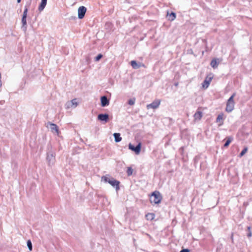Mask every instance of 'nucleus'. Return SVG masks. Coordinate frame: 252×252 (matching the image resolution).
<instances>
[{"mask_svg": "<svg viewBox=\"0 0 252 252\" xmlns=\"http://www.w3.org/2000/svg\"><path fill=\"white\" fill-rule=\"evenodd\" d=\"M46 155V160L48 161V165L52 166L54 164L56 160V153L50 143H48L47 146Z\"/></svg>", "mask_w": 252, "mask_h": 252, "instance_id": "f257e3e1", "label": "nucleus"}, {"mask_svg": "<svg viewBox=\"0 0 252 252\" xmlns=\"http://www.w3.org/2000/svg\"><path fill=\"white\" fill-rule=\"evenodd\" d=\"M101 180L105 183H108L110 184L112 187L115 188L116 190L117 191L120 189V182L113 177H110L109 175L103 176L101 178Z\"/></svg>", "mask_w": 252, "mask_h": 252, "instance_id": "f03ea898", "label": "nucleus"}, {"mask_svg": "<svg viewBox=\"0 0 252 252\" xmlns=\"http://www.w3.org/2000/svg\"><path fill=\"white\" fill-rule=\"evenodd\" d=\"M162 197L158 191L153 192L150 196V200L151 203L158 204L160 203Z\"/></svg>", "mask_w": 252, "mask_h": 252, "instance_id": "7ed1b4c3", "label": "nucleus"}, {"mask_svg": "<svg viewBox=\"0 0 252 252\" xmlns=\"http://www.w3.org/2000/svg\"><path fill=\"white\" fill-rule=\"evenodd\" d=\"M129 149L135 152L137 155L139 154L140 152L141 149V144L139 143L136 146L129 143L128 145Z\"/></svg>", "mask_w": 252, "mask_h": 252, "instance_id": "20e7f679", "label": "nucleus"}, {"mask_svg": "<svg viewBox=\"0 0 252 252\" xmlns=\"http://www.w3.org/2000/svg\"><path fill=\"white\" fill-rule=\"evenodd\" d=\"M213 78V75L212 74L208 75L205 78V80H204L202 84L203 88L207 89L209 85H210V83L212 81Z\"/></svg>", "mask_w": 252, "mask_h": 252, "instance_id": "39448f33", "label": "nucleus"}, {"mask_svg": "<svg viewBox=\"0 0 252 252\" xmlns=\"http://www.w3.org/2000/svg\"><path fill=\"white\" fill-rule=\"evenodd\" d=\"M87 11V8L84 6H80L78 9V17L79 19H81L85 16V13Z\"/></svg>", "mask_w": 252, "mask_h": 252, "instance_id": "423d86ee", "label": "nucleus"}, {"mask_svg": "<svg viewBox=\"0 0 252 252\" xmlns=\"http://www.w3.org/2000/svg\"><path fill=\"white\" fill-rule=\"evenodd\" d=\"M97 119L99 121L101 122H104L105 123H106L109 121V115L105 113H101L98 115L97 116Z\"/></svg>", "mask_w": 252, "mask_h": 252, "instance_id": "0eeeda50", "label": "nucleus"}, {"mask_svg": "<svg viewBox=\"0 0 252 252\" xmlns=\"http://www.w3.org/2000/svg\"><path fill=\"white\" fill-rule=\"evenodd\" d=\"M48 124L50 125L49 128H50L51 131L52 132L55 133L57 135H59L60 131L58 126L56 124L50 122H49Z\"/></svg>", "mask_w": 252, "mask_h": 252, "instance_id": "6e6552de", "label": "nucleus"}, {"mask_svg": "<svg viewBox=\"0 0 252 252\" xmlns=\"http://www.w3.org/2000/svg\"><path fill=\"white\" fill-rule=\"evenodd\" d=\"M160 103V101L159 100H156L154 101L152 103L147 105V109L153 108L156 109L158 107Z\"/></svg>", "mask_w": 252, "mask_h": 252, "instance_id": "1a4fd4ad", "label": "nucleus"}, {"mask_svg": "<svg viewBox=\"0 0 252 252\" xmlns=\"http://www.w3.org/2000/svg\"><path fill=\"white\" fill-rule=\"evenodd\" d=\"M234 102H230L227 101L225 111L228 113L232 112L234 108Z\"/></svg>", "mask_w": 252, "mask_h": 252, "instance_id": "9d476101", "label": "nucleus"}, {"mask_svg": "<svg viewBox=\"0 0 252 252\" xmlns=\"http://www.w3.org/2000/svg\"><path fill=\"white\" fill-rule=\"evenodd\" d=\"M101 105L102 107H105L109 104V100L105 95L102 96L100 98Z\"/></svg>", "mask_w": 252, "mask_h": 252, "instance_id": "9b49d317", "label": "nucleus"}, {"mask_svg": "<svg viewBox=\"0 0 252 252\" xmlns=\"http://www.w3.org/2000/svg\"><path fill=\"white\" fill-rule=\"evenodd\" d=\"M22 29L25 32L27 29V17L22 16Z\"/></svg>", "mask_w": 252, "mask_h": 252, "instance_id": "f8f14e48", "label": "nucleus"}, {"mask_svg": "<svg viewBox=\"0 0 252 252\" xmlns=\"http://www.w3.org/2000/svg\"><path fill=\"white\" fill-rule=\"evenodd\" d=\"M47 0H41V1L38 6V9L39 11H42L46 5Z\"/></svg>", "mask_w": 252, "mask_h": 252, "instance_id": "ddd939ff", "label": "nucleus"}, {"mask_svg": "<svg viewBox=\"0 0 252 252\" xmlns=\"http://www.w3.org/2000/svg\"><path fill=\"white\" fill-rule=\"evenodd\" d=\"M130 64L132 66V68L134 69H138L141 66V63H138L136 61H131L130 62Z\"/></svg>", "mask_w": 252, "mask_h": 252, "instance_id": "4468645a", "label": "nucleus"}, {"mask_svg": "<svg viewBox=\"0 0 252 252\" xmlns=\"http://www.w3.org/2000/svg\"><path fill=\"white\" fill-rule=\"evenodd\" d=\"M225 139L226 142H225L224 144L223 145L224 148H227L229 145L230 143L232 142V141L233 140V138L232 136H228L226 137Z\"/></svg>", "mask_w": 252, "mask_h": 252, "instance_id": "2eb2a0df", "label": "nucleus"}, {"mask_svg": "<svg viewBox=\"0 0 252 252\" xmlns=\"http://www.w3.org/2000/svg\"><path fill=\"white\" fill-rule=\"evenodd\" d=\"M194 118L195 120H200L202 117V112L200 111H197L194 114Z\"/></svg>", "mask_w": 252, "mask_h": 252, "instance_id": "dca6fc26", "label": "nucleus"}, {"mask_svg": "<svg viewBox=\"0 0 252 252\" xmlns=\"http://www.w3.org/2000/svg\"><path fill=\"white\" fill-rule=\"evenodd\" d=\"M219 63V62L218 61V59H213L211 62L210 65L213 68H217Z\"/></svg>", "mask_w": 252, "mask_h": 252, "instance_id": "f3484780", "label": "nucleus"}, {"mask_svg": "<svg viewBox=\"0 0 252 252\" xmlns=\"http://www.w3.org/2000/svg\"><path fill=\"white\" fill-rule=\"evenodd\" d=\"M113 136L115 138V141L116 142H119L122 140V137H121L120 133H114L113 134Z\"/></svg>", "mask_w": 252, "mask_h": 252, "instance_id": "a211bd4d", "label": "nucleus"}, {"mask_svg": "<svg viewBox=\"0 0 252 252\" xmlns=\"http://www.w3.org/2000/svg\"><path fill=\"white\" fill-rule=\"evenodd\" d=\"M223 116V114L222 113H221L218 116V117L216 119L217 123H219V122H220V121H221V123L220 124V125H221L223 124V121H222Z\"/></svg>", "mask_w": 252, "mask_h": 252, "instance_id": "6ab92c4d", "label": "nucleus"}, {"mask_svg": "<svg viewBox=\"0 0 252 252\" xmlns=\"http://www.w3.org/2000/svg\"><path fill=\"white\" fill-rule=\"evenodd\" d=\"M247 236L248 238L251 237L252 236V227L251 226L247 227Z\"/></svg>", "mask_w": 252, "mask_h": 252, "instance_id": "aec40b11", "label": "nucleus"}, {"mask_svg": "<svg viewBox=\"0 0 252 252\" xmlns=\"http://www.w3.org/2000/svg\"><path fill=\"white\" fill-rule=\"evenodd\" d=\"M176 18V13L172 12L169 16V20L170 21H173Z\"/></svg>", "mask_w": 252, "mask_h": 252, "instance_id": "412c9836", "label": "nucleus"}, {"mask_svg": "<svg viewBox=\"0 0 252 252\" xmlns=\"http://www.w3.org/2000/svg\"><path fill=\"white\" fill-rule=\"evenodd\" d=\"M69 101L72 104L73 108H75L78 105L76 98L73 99L72 100Z\"/></svg>", "mask_w": 252, "mask_h": 252, "instance_id": "4be33fe9", "label": "nucleus"}, {"mask_svg": "<svg viewBox=\"0 0 252 252\" xmlns=\"http://www.w3.org/2000/svg\"><path fill=\"white\" fill-rule=\"evenodd\" d=\"M126 173L127 176H131L133 173V169L131 167H127V170H126Z\"/></svg>", "mask_w": 252, "mask_h": 252, "instance_id": "5701e85b", "label": "nucleus"}, {"mask_svg": "<svg viewBox=\"0 0 252 252\" xmlns=\"http://www.w3.org/2000/svg\"><path fill=\"white\" fill-rule=\"evenodd\" d=\"M248 151V148L246 147L244 148L239 154V157H242Z\"/></svg>", "mask_w": 252, "mask_h": 252, "instance_id": "b1692460", "label": "nucleus"}, {"mask_svg": "<svg viewBox=\"0 0 252 252\" xmlns=\"http://www.w3.org/2000/svg\"><path fill=\"white\" fill-rule=\"evenodd\" d=\"M27 247H28L29 250L30 251H32V243L31 240H29L27 241Z\"/></svg>", "mask_w": 252, "mask_h": 252, "instance_id": "393cba45", "label": "nucleus"}, {"mask_svg": "<svg viewBox=\"0 0 252 252\" xmlns=\"http://www.w3.org/2000/svg\"><path fill=\"white\" fill-rule=\"evenodd\" d=\"M28 11V6L26 5L25 7V9L24 10L22 16L27 17Z\"/></svg>", "mask_w": 252, "mask_h": 252, "instance_id": "a878e982", "label": "nucleus"}, {"mask_svg": "<svg viewBox=\"0 0 252 252\" xmlns=\"http://www.w3.org/2000/svg\"><path fill=\"white\" fill-rule=\"evenodd\" d=\"M28 11V6L26 5L25 7V9L24 10L22 16L27 17Z\"/></svg>", "mask_w": 252, "mask_h": 252, "instance_id": "bb28decb", "label": "nucleus"}, {"mask_svg": "<svg viewBox=\"0 0 252 252\" xmlns=\"http://www.w3.org/2000/svg\"><path fill=\"white\" fill-rule=\"evenodd\" d=\"M65 108L66 109H69L70 108H71V107H73V105L70 102V101H67L65 105Z\"/></svg>", "mask_w": 252, "mask_h": 252, "instance_id": "cd10ccee", "label": "nucleus"}, {"mask_svg": "<svg viewBox=\"0 0 252 252\" xmlns=\"http://www.w3.org/2000/svg\"><path fill=\"white\" fill-rule=\"evenodd\" d=\"M135 98H131L128 100V104L130 105H132L135 103Z\"/></svg>", "mask_w": 252, "mask_h": 252, "instance_id": "c85d7f7f", "label": "nucleus"}, {"mask_svg": "<svg viewBox=\"0 0 252 252\" xmlns=\"http://www.w3.org/2000/svg\"><path fill=\"white\" fill-rule=\"evenodd\" d=\"M103 57V55L101 54H99L96 57H95V61L98 62Z\"/></svg>", "mask_w": 252, "mask_h": 252, "instance_id": "c756f323", "label": "nucleus"}, {"mask_svg": "<svg viewBox=\"0 0 252 252\" xmlns=\"http://www.w3.org/2000/svg\"><path fill=\"white\" fill-rule=\"evenodd\" d=\"M236 95L235 93H233V94L229 98V99L227 100V101H229L230 102H234V97Z\"/></svg>", "mask_w": 252, "mask_h": 252, "instance_id": "7c9ffc66", "label": "nucleus"}, {"mask_svg": "<svg viewBox=\"0 0 252 252\" xmlns=\"http://www.w3.org/2000/svg\"><path fill=\"white\" fill-rule=\"evenodd\" d=\"M180 252H190V250L188 249H183Z\"/></svg>", "mask_w": 252, "mask_h": 252, "instance_id": "2f4dec72", "label": "nucleus"}, {"mask_svg": "<svg viewBox=\"0 0 252 252\" xmlns=\"http://www.w3.org/2000/svg\"><path fill=\"white\" fill-rule=\"evenodd\" d=\"M76 19V17L75 16H71L70 18H69V19L70 20H75Z\"/></svg>", "mask_w": 252, "mask_h": 252, "instance_id": "473e14b6", "label": "nucleus"}, {"mask_svg": "<svg viewBox=\"0 0 252 252\" xmlns=\"http://www.w3.org/2000/svg\"><path fill=\"white\" fill-rule=\"evenodd\" d=\"M4 102V100H0V104L2 105Z\"/></svg>", "mask_w": 252, "mask_h": 252, "instance_id": "72a5a7b5", "label": "nucleus"}, {"mask_svg": "<svg viewBox=\"0 0 252 252\" xmlns=\"http://www.w3.org/2000/svg\"><path fill=\"white\" fill-rule=\"evenodd\" d=\"M150 215L152 216V218H151V220L153 219H154V217H153V216L154 215L153 214H150Z\"/></svg>", "mask_w": 252, "mask_h": 252, "instance_id": "f704fd0d", "label": "nucleus"}, {"mask_svg": "<svg viewBox=\"0 0 252 252\" xmlns=\"http://www.w3.org/2000/svg\"><path fill=\"white\" fill-rule=\"evenodd\" d=\"M21 0H17V2L20 3L21 2Z\"/></svg>", "mask_w": 252, "mask_h": 252, "instance_id": "c9c22d12", "label": "nucleus"}]
</instances>
